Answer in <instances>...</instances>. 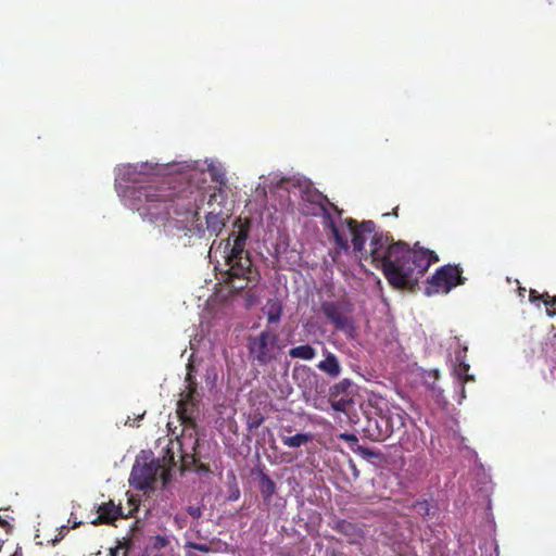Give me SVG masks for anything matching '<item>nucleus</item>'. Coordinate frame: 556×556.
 Listing matches in <instances>:
<instances>
[{
    "label": "nucleus",
    "mask_w": 556,
    "mask_h": 556,
    "mask_svg": "<svg viewBox=\"0 0 556 556\" xmlns=\"http://www.w3.org/2000/svg\"><path fill=\"white\" fill-rule=\"evenodd\" d=\"M350 405V402L349 401H345V400H339V401H334L331 403V406L332 408L336 410V412H342V413H346V407Z\"/></svg>",
    "instance_id": "a878e982"
},
{
    "label": "nucleus",
    "mask_w": 556,
    "mask_h": 556,
    "mask_svg": "<svg viewBox=\"0 0 556 556\" xmlns=\"http://www.w3.org/2000/svg\"><path fill=\"white\" fill-rule=\"evenodd\" d=\"M68 522H73L72 528H77L81 523V522L77 521L76 519H73V514L71 515Z\"/></svg>",
    "instance_id": "72a5a7b5"
},
{
    "label": "nucleus",
    "mask_w": 556,
    "mask_h": 556,
    "mask_svg": "<svg viewBox=\"0 0 556 556\" xmlns=\"http://www.w3.org/2000/svg\"><path fill=\"white\" fill-rule=\"evenodd\" d=\"M345 224L352 236V245L355 252L365 251L366 235H371L370 252L371 263L379 268L387 281L397 290H412L430 265L438 262V255L428 249H412L404 241H394L389 233L376 232L372 220L356 222L346 218Z\"/></svg>",
    "instance_id": "f257e3e1"
},
{
    "label": "nucleus",
    "mask_w": 556,
    "mask_h": 556,
    "mask_svg": "<svg viewBox=\"0 0 556 556\" xmlns=\"http://www.w3.org/2000/svg\"><path fill=\"white\" fill-rule=\"evenodd\" d=\"M542 294L538 293V291L535 290H530V294H529V298H530V301L531 302H535L538 300H542Z\"/></svg>",
    "instance_id": "2f4dec72"
},
{
    "label": "nucleus",
    "mask_w": 556,
    "mask_h": 556,
    "mask_svg": "<svg viewBox=\"0 0 556 556\" xmlns=\"http://www.w3.org/2000/svg\"><path fill=\"white\" fill-rule=\"evenodd\" d=\"M355 305L346 298L324 301L320 312L325 319L338 332H342L348 339H354L357 333V323L354 317Z\"/></svg>",
    "instance_id": "423d86ee"
},
{
    "label": "nucleus",
    "mask_w": 556,
    "mask_h": 556,
    "mask_svg": "<svg viewBox=\"0 0 556 556\" xmlns=\"http://www.w3.org/2000/svg\"><path fill=\"white\" fill-rule=\"evenodd\" d=\"M263 312L267 317L268 324H278L282 315V304L277 298L268 299Z\"/></svg>",
    "instance_id": "f3484780"
},
{
    "label": "nucleus",
    "mask_w": 556,
    "mask_h": 556,
    "mask_svg": "<svg viewBox=\"0 0 556 556\" xmlns=\"http://www.w3.org/2000/svg\"><path fill=\"white\" fill-rule=\"evenodd\" d=\"M337 440H343L348 443V447L350 450H352L353 452H372L371 450L369 448H366V447H363L361 445H358V439L355 434L353 433H346V432H343V433H339L337 437H336Z\"/></svg>",
    "instance_id": "aec40b11"
},
{
    "label": "nucleus",
    "mask_w": 556,
    "mask_h": 556,
    "mask_svg": "<svg viewBox=\"0 0 556 556\" xmlns=\"http://www.w3.org/2000/svg\"><path fill=\"white\" fill-rule=\"evenodd\" d=\"M111 556H116V552H112V553H111Z\"/></svg>",
    "instance_id": "ea45409f"
},
{
    "label": "nucleus",
    "mask_w": 556,
    "mask_h": 556,
    "mask_svg": "<svg viewBox=\"0 0 556 556\" xmlns=\"http://www.w3.org/2000/svg\"><path fill=\"white\" fill-rule=\"evenodd\" d=\"M186 382H187V390L186 391H191L192 387L194 388V390H198L197 381H195L194 377L191 374V366L189 367L188 374L186 376Z\"/></svg>",
    "instance_id": "cd10ccee"
},
{
    "label": "nucleus",
    "mask_w": 556,
    "mask_h": 556,
    "mask_svg": "<svg viewBox=\"0 0 556 556\" xmlns=\"http://www.w3.org/2000/svg\"><path fill=\"white\" fill-rule=\"evenodd\" d=\"M197 471H208V467L204 464H200L197 469Z\"/></svg>",
    "instance_id": "f704fd0d"
},
{
    "label": "nucleus",
    "mask_w": 556,
    "mask_h": 556,
    "mask_svg": "<svg viewBox=\"0 0 556 556\" xmlns=\"http://www.w3.org/2000/svg\"><path fill=\"white\" fill-rule=\"evenodd\" d=\"M541 296L543 303L546 306V314L549 317H554L556 315V295L551 296L548 293H543Z\"/></svg>",
    "instance_id": "412c9836"
},
{
    "label": "nucleus",
    "mask_w": 556,
    "mask_h": 556,
    "mask_svg": "<svg viewBox=\"0 0 556 556\" xmlns=\"http://www.w3.org/2000/svg\"><path fill=\"white\" fill-rule=\"evenodd\" d=\"M409 507L416 509L417 513L424 518H426L430 515V505H429L428 501H426V500L416 501Z\"/></svg>",
    "instance_id": "4be33fe9"
},
{
    "label": "nucleus",
    "mask_w": 556,
    "mask_h": 556,
    "mask_svg": "<svg viewBox=\"0 0 556 556\" xmlns=\"http://www.w3.org/2000/svg\"><path fill=\"white\" fill-rule=\"evenodd\" d=\"M331 529L344 535L350 544H357L364 538V531L358 525L344 519L333 521Z\"/></svg>",
    "instance_id": "ddd939ff"
},
{
    "label": "nucleus",
    "mask_w": 556,
    "mask_h": 556,
    "mask_svg": "<svg viewBox=\"0 0 556 556\" xmlns=\"http://www.w3.org/2000/svg\"><path fill=\"white\" fill-rule=\"evenodd\" d=\"M239 497H240V490H239L237 483H233L229 486V494L227 496V501L235 502V501L239 500Z\"/></svg>",
    "instance_id": "393cba45"
},
{
    "label": "nucleus",
    "mask_w": 556,
    "mask_h": 556,
    "mask_svg": "<svg viewBox=\"0 0 556 556\" xmlns=\"http://www.w3.org/2000/svg\"><path fill=\"white\" fill-rule=\"evenodd\" d=\"M185 547L195 549V551H199L202 553L213 552L212 545L207 544V543H195V542L188 541V542H186Z\"/></svg>",
    "instance_id": "5701e85b"
},
{
    "label": "nucleus",
    "mask_w": 556,
    "mask_h": 556,
    "mask_svg": "<svg viewBox=\"0 0 556 556\" xmlns=\"http://www.w3.org/2000/svg\"><path fill=\"white\" fill-rule=\"evenodd\" d=\"M201 395L192 387L191 391L181 393L177 403V415L182 426L180 435L177 438L179 452H198L200 442L197 432V418L200 415Z\"/></svg>",
    "instance_id": "20e7f679"
},
{
    "label": "nucleus",
    "mask_w": 556,
    "mask_h": 556,
    "mask_svg": "<svg viewBox=\"0 0 556 556\" xmlns=\"http://www.w3.org/2000/svg\"><path fill=\"white\" fill-rule=\"evenodd\" d=\"M399 207H394L390 215L397 217Z\"/></svg>",
    "instance_id": "c9c22d12"
},
{
    "label": "nucleus",
    "mask_w": 556,
    "mask_h": 556,
    "mask_svg": "<svg viewBox=\"0 0 556 556\" xmlns=\"http://www.w3.org/2000/svg\"><path fill=\"white\" fill-rule=\"evenodd\" d=\"M168 543H169V541H168V539L166 536H163V535L154 536L153 546L156 549L164 548Z\"/></svg>",
    "instance_id": "bb28decb"
},
{
    "label": "nucleus",
    "mask_w": 556,
    "mask_h": 556,
    "mask_svg": "<svg viewBox=\"0 0 556 556\" xmlns=\"http://www.w3.org/2000/svg\"><path fill=\"white\" fill-rule=\"evenodd\" d=\"M251 227L252 223L249 218H238L233 223V230L229 237L220 242V245H224L227 266L224 281L233 292H241L249 288L244 295L247 307H252L258 302V296L250 286L255 287L261 280V274L253 266L250 253L245 249Z\"/></svg>",
    "instance_id": "7ed1b4c3"
},
{
    "label": "nucleus",
    "mask_w": 556,
    "mask_h": 556,
    "mask_svg": "<svg viewBox=\"0 0 556 556\" xmlns=\"http://www.w3.org/2000/svg\"><path fill=\"white\" fill-rule=\"evenodd\" d=\"M467 348L465 346L463 352L456 353V361L458 365L455 367L454 372L462 383L475 381V377L469 374L470 366L465 362Z\"/></svg>",
    "instance_id": "dca6fc26"
},
{
    "label": "nucleus",
    "mask_w": 556,
    "mask_h": 556,
    "mask_svg": "<svg viewBox=\"0 0 556 556\" xmlns=\"http://www.w3.org/2000/svg\"><path fill=\"white\" fill-rule=\"evenodd\" d=\"M364 432L372 441H383L393 432V421L390 416L375 413L374 416H367Z\"/></svg>",
    "instance_id": "9d476101"
},
{
    "label": "nucleus",
    "mask_w": 556,
    "mask_h": 556,
    "mask_svg": "<svg viewBox=\"0 0 556 556\" xmlns=\"http://www.w3.org/2000/svg\"><path fill=\"white\" fill-rule=\"evenodd\" d=\"M289 356L293 359L312 361L315 358L317 352L311 344H303L291 348L288 352Z\"/></svg>",
    "instance_id": "a211bd4d"
},
{
    "label": "nucleus",
    "mask_w": 556,
    "mask_h": 556,
    "mask_svg": "<svg viewBox=\"0 0 556 556\" xmlns=\"http://www.w3.org/2000/svg\"><path fill=\"white\" fill-rule=\"evenodd\" d=\"M155 556H162V555H155Z\"/></svg>",
    "instance_id": "a19ab883"
},
{
    "label": "nucleus",
    "mask_w": 556,
    "mask_h": 556,
    "mask_svg": "<svg viewBox=\"0 0 556 556\" xmlns=\"http://www.w3.org/2000/svg\"><path fill=\"white\" fill-rule=\"evenodd\" d=\"M301 198L303 201L318 205L323 212V216L326 219L327 226L330 228L332 237L337 245L344 251L350 249V244L346 238H344L339 231L333 218L326 207V203L329 204L336 212L340 213L339 208L329 202L326 195L313 188L311 184H306L301 189Z\"/></svg>",
    "instance_id": "0eeeda50"
},
{
    "label": "nucleus",
    "mask_w": 556,
    "mask_h": 556,
    "mask_svg": "<svg viewBox=\"0 0 556 556\" xmlns=\"http://www.w3.org/2000/svg\"><path fill=\"white\" fill-rule=\"evenodd\" d=\"M278 336L270 330H263L257 336L248 338L249 356L260 366H265L275 359V349Z\"/></svg>",
    "instance_id": "1a4fd4ad"
},
{
    "label": "nucleus",
    "mask_w": 556,
    "mask_h": 556,
    "mask_svg": "<svg viewBox=\"0 0 556 556\" xmlns=\"http://www.w3.org/2000/svg\"><path fill=\"white\" fill-rule=\"evenodd\" d=\"M260 491L264 501H269L276 492L275 482L261 469L258 470Z\"/></svg>",
    "instance_id": "6ab92c4d"
},
{
    "label": "nucleus",
    "mask_w": 556,
    "mask_h": 556,
    "mask_svg": "<svg viewBox=\"0 0 556 556\" xmlns=\"http://www.w3.org/2000/svg\"><path fill=\"white\" fill-rule=\"evenodd\" d=\"M143 464H140L139 459H137L132 467L130 473L131 485L140 491H153L161 479L162 485L165 486L170 478L166 464L175 460V454H164L163 464L154 459L148 463L147 457H143Z\"/></svg>",
    "instance_id": "39448f33"
},
{
    "label": "nucleus",
    "mask_w": 556,
    "mask_h": 556,
    "mask_svg": "<svg viewBox=\"0 0 556 556\" xmlns=\"http://www.w3.org/2000/svg\"><path fill=\"white\" fill-rule=\"evenodd\" d=\"M362 456L368 460V462H371V463H376L377 460H380L383 456V454H374V453H370V454H362Z\"/></svg>",
    "instance_id": "7c9ffc66"
},
{
    "label": "nucleus",
    "mask_w": 556,
    "mask_h": 556,
    "mask_svg": "<svg viewBox=\"0 0 556 556\" xmlns=\"http://www.w3.org/2000/svg\"><path fill=\"white\" fill-rule=\"evenodd\" d=\"M215 198V194H211L210 201H212Z\"/></svg>",
    "instance_id": "4c0bfd02"
},
{
    "label": "nucleus",
    "mask_w": 556,
    "mask_h": 556,
    "mask_svg": "<svg viewBox=\"0 0 556 556\" xmlns=\"http://www.w3.org/2000/svg\"><path fill=\"white\" fill-rule=\"evenodd\" d=\"M187 513L194 519H199L202 516V509L199 506H188Z\"/></svg>",
    "instance_id": "c85d7f7f"
},
{
    "label": "nucleus",
    "mask_w": 556,
    "mask_h": 556,
    "mask_svg": "<svg viewBox=\"0 0 556 556\" xmlns=\"http://www.w3.org/2000/svg\"><path fill=\"white\" fill-rule=\"evenodd\" d=\"M226 218L227 216L222 213L210 212L205 216V227L200 224L194 227L188 226V231H182L184 236L195 235L199 238H204L208 233L210 237H217L226 226Z\"/></svg>",
    "instance_id": "9b49d317"
},
{
    "label": "nucleus",
    "mask_w": 556,
    "mask_h": 556,
    "mask_svg": "<svg viewBox=\"0 0 556 556\" xmlns=\"http://www.w3.org/2000/svg\"><path fill=\"white\" fill-rule=\"evenodd\" d=\"M164 452L169 453V452H172V450L170 448H166Z\"/></svg>",
    "instance_id": "58836bf2"
},
{
    "label": "nucleus",
    "mask_w": 556,
    "mask_h": 556,
    "mask_svg": "<svg viewBox=\"0 0 556 556\" xmlns=\"http://www.w3.org/2000/svg\"><path fill=\"white\" fill-rule=\"evenodd\" d=\"M350 384H351L350 381L345 379V380L341 381L340 383L336 384L334 388L337 390H342L343 391V390H345V388L350 387Z\"/></svg>",
    "instance_id": "473e14b6"
},
{
    "label": "nucleus",
    "mask_w": 556,
    "mask_h": 556,
    "mask_svg": "<svg viewBox=\"0 0 556 556\" xmlns=\"http://www.w3.org/2000/svg\"><path fill=\"white\" fill-rule=\"evenodd\" d=\"M281 442L290 447V448H296L301 447L303 445H306L307 443L312 442L314 439V434L312 433H292L291 430H285L280 434Z\"/></svg>",
    "instance_id": "2eb2a0df"
},
{
    "label": "nucleus",
    "mask_w": 556,
    "mask_h": 556,
    "mask_svg": "<svg viewBox=\"0 0 556 556\" xmlns=\"http://www.w3.org/2000/svg\"><path fill=\"white\" fill-rule=\"evenodd\" d=\"M201 454H178L179 459L182 462L184 466H186L189 463L195 464L200 460L198 456Z\"/></svg>",
    "instance_id": "b1692460"
},
{
    "label": "nucleus",
    "mask_w": 556,
    "mask_h": 556,
    "mask_svg": "<svg viewBox=\"0 0 556 556\" xmlns=\"http://www.w3.org/2000/svg\"><path fill=\"white\" fill-rule=\"evenodd\" d=\"M98 516L91 521L92 525H109L113 523L118 518H128L129 515H124L121 505H116L113 501L102 503L97 509Z\"/></svg>",
    "instance_id": "f8f14e48"
},
{
    "label": "nucleus",
    "mask_w": 556,
    "mask_h": 556,
    "mask_svg": "<svg viewBox=\"0 0 556 556\" xmlns=\"http://www.w3.org/2000/svg\"><path fill=\"white\" fill-rule=\"evenodd\" d=\"M186 556H197L195 554L191 553V552H187L186 553Z\"/></svg>",
    "instance_id": "e433bc0d"
},
{
    "label": "nucleus",
    "mask_w": 556,
    "mask_h": 556,
    "mask_svg": "<svg viewBox=\"0 0 556 556\" xmlns=\"http://www.w3.org/2000/svg\"><path fill=\"white\" fill-rule=\"evenodd\" d=\"M463 269L458 265H444L437 269L435 274L428 279L425 293L433 295L448 293L453 288L464 285L466 278L462 276Z\"/></svg>",
    "instance_id": "6e6552de"
},
{
    "label": "nucleus",
    "mask_w": 556,
    "mask_h": 556,
    "mask_svg": "<svg viewBox=\"0 0 556 556\" xmlns=\"http://www.w3.org/2000/svg\"><path fill=\"white\" fill-rule=\"evenodd\" d=\"M144 412L142 414L137 415L135 418L128 417L125 421L126 426L130 427H139V421L143 418Z\"/></svg>",
    "instance_id": "c756f323"
},
{
    "label": "nucleus",
    "mask_w": 556,
    "mask_h": 556,
    "mask_svg": "<svg viewBox=\"0 0 556 556\" xmlns=\"http://www.w3.org/2000/svg\"><path fill=\"white\" fill-rule=\"evenodd\" d=\"M324 354L325 358L317 364V368L330 378L339 377L342 368L338 357L327 350L324 351Z\"/></svg>",
    "instance_id": "4468645a"
},
{
    "label": "nucleus",
    "mask_w": 556,
    "mask_h": 556,
    "mask_svg": "<svg viewBox=\"0 0 556 556\" xmlns=\"http://www.w3.org/2000/svg\"><path fill=\"white\" fill-rule=\"evenodd\" d=\"M199 195L203 202L204 195L190 189L175 192L169 187L146 185L131 190L134 208L144 220L163 226L168 236L174 230L188 231V224L199 219Z\"/></svg>",
    "instance_id": "f03ea898"
}]
</instances>
